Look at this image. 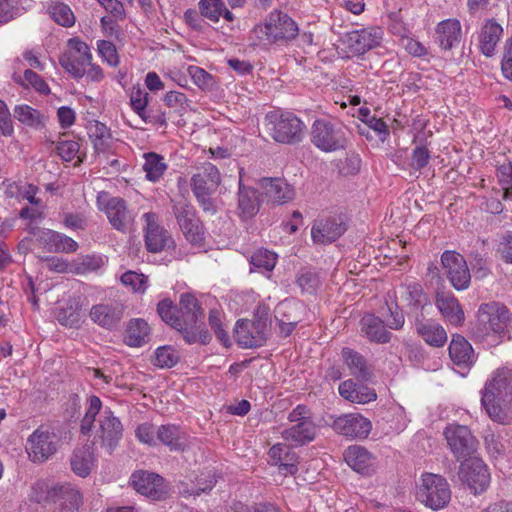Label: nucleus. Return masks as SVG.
Returning a JSON list of instances; mask_svg holds the SVG:
<instances>
[{
  "mask_svg": "<svg viewBox=\"0 0 512 512\" xmlns=\"http://www.w3.org/2000/svg\"><path fill=\"white\" fill-rule=\"evenodd\" d=\"M511 323V314L504 304L496 301L482 303L470 326V334L474 341L493 347L503 341Z\"/></svg>",
  "mask_w": 512,
  "mask_h": 512,
  "instance_id": "1",
  "label": "nucleus"
},
{
  "mask_svg": "<svg viewBox=\"0 0 512 512\" xmlns=\"http://www.w3.org/2000/svg\"><path fill=\"white\" fill-rule=\"evenodd\" d=\"M30 497L37 503H53V512H78L82 504L81 493L68 483L49 487L45 482H37Z\"/></svg>",
  "mask_w": 512,
  "mask_h": 512,
  "instance_id": "2",
  "label": "nucleus"
},
{
  "mask_svg": "<svg viewBox=\"0 0 512 512\" xmlns=\"http://www.w3.org/2000/svg\"><path fill=\"white\" fill-rule=\"evenodd\" d=\"M265 127L270 136L279 143L294 144L303 139L304 123L293 113L271 111L265 116Z\"/></svg>",
  "mask_w": 512,
  "mask_h": 512,
  "instance_id": "3",
  "label": "nucleus"
},
{
  "mask_svg": "<svg viewBox=\"0 0 512 512\" xmlns=\"http://www.w3.org/2000/svg\"><path fill=\"white\" fill-rule=\"evenodd\" d=\"M311 142L322 152L330 153L344 150L348 146V138L342 125L318 119L311 128Z\"/></svg>",
  "mask_w": 512,
  "mask_h": 512,
  "instance_id": "4",
  "label": "nucleus"
},
{
  "mask_svg": "<svg viewBox=\"0 0 512 512\" xmlns=\"http://www.w3.org/2000/svg\"><path fill=\"white\" fill-rule=\"evenodd\" d=\"M417 497L433 510L444 508L451 499V491L447 480L438 474L425 473L421 478Z\"/></svg>",
  "mask_w": 512,
  "mask_h": 512,
  "instance_id": "5",
  "label": "nucleus"
},
{
  "mask_svg": "<svg viewBox=\"0 0 512 512\" xmlns=\"http://www.w3.org/2000/svg\"><path fill=\"white\" fill-rule=\"evenodd\" d=\"M92 54L89 46L78 38L68 41V50L59 57V64L74 78H82L86 67L91 65Z\"/></svg>",
  "mask_w": 512,
  "mask_h": 512,
  "instance_id": "6",
  "label": "nucleus"
},
{
  "mask_svg": "<svg viewBox=\"0 0 512 512\" xmlns=\"http://www.w3.org/2000/svg\"><path fill=\"white\" fill-rule=\"evenodd\" d=\"M173 213L185 238L193 245H202L204 241V227L196 210L186 200L173 204Z\"/></svg>",
  "mask_w": 512,
  "mask_h": 512,
  "instance_id": "7",
  "label": "nucleus"
},
{
  "mask_svg": "<svg viewBox=\"0 0 512 512\" xmlns=\"http://www.w3.org/2000/svg\"><path fill=\"white\" fill-rule=\"evenodd\" d=\"M58 438L53 430L41 425L27 439L29 459L42 463L57 451Z\"/></svg>",
  "mask_w": 512,
  "mask_h": 512,
  "instance_id": "8",
  "label": "nucleus"
},
{
  "mask_svg": "<svg viewBox=\"0 0 512 512\" xmlns=\"http://www.w3.org/2000/svg\"><path fill=\"white\" fill-rule=\"evenodd\" d=\"M441 264L451 285L458 291L466 290L471 274L465 258L456 251L446 250L441 255Z\"/></svg>",
  "mask_w": 512,
  "mask_h": 512,
  "instance_id": "9",
  "label": "nucleus"
},
{
  "mask_svg": "<svg viewBox=\"0 0 512 512\" xmlns=\"http://www.w3.org/2000/svg\"><path fill=\"white\" fill-rule=\"evenodd\" d=\"M98 423L95 439H100L101 446L105 447L109 454H112L122 439L123 425L108 407L101 412Z\"/></svg>",
  "mask_w": 512,
  "mask_h": 512,
  "instance_id": "10",
  "label": "nucleus"
},
{
  "mask_svg": "<svg viewBox=\"0 0 512 512\" xmlns=\"http://www.w3.org/2000/svg\"><path fill=\"white\" fill-rule=\"evenodd\" d=\"M331 427L346 438L366 439L372 430V423L360 413H348L334 418Z\"/></svg>",
  "mask_w": 512,
  "mask_h": 512,
  "instance_id": "11",
  "label": "nucleus"
},
{
  "mask_svg": "<svg viewBox=\"0 0 512 512\" xmlns=\"http://www.w3.org/2000/svg\"><path fill=\"white\" fill-rule=\"evenodd\" d=\"M459 478L475 495L485 491L490 484L488 467L479 458H470L461 463Z\"/></svg>",
  "mask_w": 512,
  "mask_h": 512,
  "instance_id": "12",
  "label": "nucleus"
},
{
  "mask_svg": "<svg viewBox=\"0 0 512 512\" xmlns=\"http://www.w3.org/2000/svg\"><path fill=\"white\" fill-rule=\"evenodd\" d=\"M130 482L138 493L152 500H164L169 494V488L164 478L153 472H135L132 474Z\"/></svg>",
  "mask_w": 512,
  "mask_h": 512,
  "instance_id": "13",
  "label": "nucleus"
},
{
  "mask_svg": "<svg viewBox=\"0 0 512 512\" xmlns=\"http://www.w3.org/2000/svg\"><path fill=\"white\" fill-rule=\"evenodd\" d=\"M444 436L457 459L466 458L475 451L477 440L467 426L449 424L444 430Z\"/></svg>",
  "mask_w": 512,
  "mask_h": 512,
  "instance_id": "14",
  "label": "nucleus"
},
{
  "mask_svg": "<svg viewBox=\"0 0 512 512\" xmlns=\"http://www.w3.org/2000/svg\"><path fill=\"white\" fill-rule=\"evenodd\" d=\"M145 245L149 252L158 253L175 247L171 234L157 223L155 213H145Z\"/></svg>",
  "mask_w": 512,
  "mask_h": 512,
  "instance_id": "15",
  "label": "nucleus"
},
{
  "mask_svg": "<svg viewBox=\"0 0 512 512\" xmlns=\"http://www.w3.org/2000/svg\"><path fill=\"white\" fill-rule=\"evenodd\" d=\"M125 306L120 301H109L95 304L91 307L89 316L98 326L113 330L121 323L124 316Z\"/></svg>",
  "mask_w": 512,
  "mask_h": 512,
  "instance_id": "16",
  "label": "nucleus"
},
{
  "mask_svg": "<svg viewBox=\"0 0 512 512\" xmlns=\"http://www.w3.org/2000/svg\"><path fill=\"white\" fill-rule=\"evenodd\" d=\"M266 325L262 321L240 319L236 322L235 337L243 348H258L267 341Z\"/></svg>",
  "mask_w": 512,
  "mask_h": 512,
  "instance_id": "17",
  "label": "nucleus"
},
{
  "mask_svg": "<svg viewBox=\"0 0 512 512\" xmlns=\"http://www.w3.org/2000/svg\"><path fill=\"white\" fill-rule=\"evenodd\" d=\"M268 18L271 23L272 42L288 43L298 36V25L287 13L274 10L268 14Z\"/></svg>",
  "mask_w": 512,
  "mask_h": 512,
  "instance_id": "18",
  "label": "nucleus"
},
{
  "mask_svg": "<svg viewBox=\"0 0 512 512\" xmlns=\"http://www.w3.org/2000/svg\"><path fill=\"white\" fill-rule=\"evenodd\" d=\"M107 218L114 229L127 232L133 224V215L126 201L120 197H111L104 207Z\"/></svg>",
  "mask_w": 512,
  "mask_h": 512,
  "instance_id": "19",
  "label": "nucleus"
},
{
  "mask_svg": "<svg viewBox=\"0 0 512 512\" xmlns=\"http://www.w3.org/2000/svg\"><path fill=\"white\" fill-rule=\"evenodd\" d=\"M415 329L417 334L432 347H443L447 342L445 329L432 319H425L423 314L415 318Z\"/></svg>",
  "mask_w": 512,
  "mask_h": 512,
  "instance_id": "20",
  "label": "nucleus"
},
{
  "mask_svg": "<svg viewBox=\"0 0 512 512\" xmlns=\"http://www.w3.org/2000/svg\"><path fill=\"white\" fill-rule=\"evenodd\" d=\"M381 35L373 29L354 30L346 34L344 43L356 55H361L380 44Z\"/></svg>",
  "mask_w": 512,
  "mask_h": 512,
  "instance_id": "21",
  "label": "nucleus"
},
{
  "mask_svg": "<svg viewBox=\"0 0 512 512\" xmlns=\"http://www.w3.org/2000/svg\"><path fill=\"white\" fill-rule=\"evenodd\" d=\"M269 463L278 466L279 472L283 475H294L298 468V456L284 443L273 445L268 452Z\"/></svg>",
  "mask_w": 512,
  "mask_h": 512,
  "instance_id": "22",
  "label": "nucleus"
},
{
  "mask_svg": "<svg viewBox=\"0 0 512 512\" xmlns=\"http://www.w3.org/2000/svg\"><path fill=\"white\" fill-rule=\"evenodd\" d=\"M435 304L441 315L454 326H461L465 320L464 312L453 293L438 291Z\"/></svg>",
  "mask_w": 512,
  "mask_h": 512,
  "instance_id": "23",
  "label": "nucleus"
},
{
  "mask_svg": "<svg viewBox=\"0 0 512 512\" xmlns=\"http://www.w3.org/2000/svg\"><path fill=\"white\" fill-rule=\"evenodd\" d=\"M316 435L317 426L312 419L292 424L281 432L282 438L295 447L307 445Z\"/></svg>",
  "mask_w": 512,
  "mask_h": 512,
  "instance_id": "24",
  "label": "nucleus"
},
{
  "mask_svg": "<svg viewBox=\"0 0 512 512\" xmlns=\"http://www.w3.org/2000/svg\"><path fill=\"white\" fill-rule=\"evenodd\" d=\"M218 168L210 162L204 163L191 179L193 193L214 192L220 184Z\"/></svg>",
  "mask_w": 512,
  "mask_h": 512,
  "instance_id": "25",
  "label": "nucleus"
},
{
  "mask_svg": "<svg viewBox=\"0 0 512 512\" xmlns=\"http://www.w3.org/2000/svg\"><path fill=\"white\" fill-rule=\"evenodd\" d=\"M452 362L463 368H470L476 361V355L469 341L460 334H454L449 345Z\"/></svg>",
  "mask_w": 512,
  "mask_h": 512,
  "instance_id": "26",
  "label": "nucleus"
},
{
  "mask_svg": "<svg viewBox=\"0 0 512 512\" xmlns=\"http://www.w3.org/2000/svg\"><path fill=\"white\" fill-rule=\"evenodd\" d=\"M264 194L273 204H284L294 198V188L281 178H264L261 181Z\"/></svg>",
  "mask_w": 512,
  "mask_h": 512,
  "instance_id": "27",
  "label": "nucleus"
},
{
  "mask_svg": "<svg viewBox=\"0 0 512 512\" xmlns=\"http://www.w3.org/2000/svg\"><path fill=\"white\" fill-rule=\"evenodd\" d=\"M503 27L495 19L487 20L479 34V49L485 57H493L502 38Z\"/></svg>",
  "mask_w": 512,
  "mask_h": 512,
  "instance_id": "28",
  "label": "nucleus"
},
{
  "mask_svg": "<svg viewBox=\"0 0 512 512\" xmlns=\"http://www.w3.org/2000/svg\"><path fill=\"white\" fill-rule=\"evenodd\" d=\"M491 393L498 400L511 401L512 395V371L507 368L498 369L489 380L482 393Z\"/></svg>",
  "mask_w": 512,
  "mask_h": 512,
  "instance_id": "29",
  "label": "nucleus"
},
{
  "mask_svg": "<svg viewBox=\"0 0 512 512\" xmlns=\"http://www.w3.org/2000/svg\"><path fill=\"white\" fill-rule=\"evenodd\" d=\"M346 463L356 472L370 474L375 465V457L365 447L351 445L344 452Z\"/></svg>",
  "mask_w": 512,
  "mask_h": 512,
  "instance_id": "30",
  "label": "nucleus"
},
{
  "mask_svg": "<svg viewBox=\"0 0 512 512\" xmlns=\"http://www.w3.org/2000/svg\"><path fill=\"white\" fill-rule=\"evenodd\" d=\"M203 319L204 311L197 298L191 294H182L179 301L181 329L185 328V325L196 326L198 323H202Z\"/></svg>",
  "mask_w": 512,
  "mask_h": 512,
  "instance_id": "31",
  "label": "nucleus"
},
{
  "mask_svg": "<svg viewBox=\"0 0 512 512\" xmlns=\"http://www.w3.org/2000/svg\"><path fill=\"white\" fill-rule=\"evenodd\" d=\"M345 230L346 227L342 221L331 218L316 222L312 227L311 236L316 243H331L338 239Z\"/></svg>",
  "mask_w": 512,
  "mask_h": 512,
  "instance_id": "32",
  "label": "nucleus"
},
{
  "mask_svg": "<svg viewBox=\"0 0 512 512\" xmlns=\"http://www.w3.org/2000/svg\"><path fill=\"white\" fill-rule=\"evenodd\" d=\"M341 397L357 404H365L376 400L377 394L374 389L368 386L356 383L352 379H348L340 383L338 388Z\"/></svg>",
  "mask_w": 512,
  "mask_h": 512,
  "instance_id": "33",
  "label": "nucleus"
},
{
  "mask_svg": "<svg viewBox=\"0 0 512 512\" xmlns=\"http://www.w3.org/2000/svg\"><path fill=\"white\" fill-rule=\"evenodd\" d=\"M260 209L259 192L249 186H244L239 180L238 213L242 219L252 218Z\"/></svg>",
  "mask_w": 512,
  "mask_h": 512,
  "instance_id": "34",
  "label": "nucleus"
},
{
  "mask_svg": "<svg viewBox=\"0 0 512 512\" xmlns=\"http://www.w3.org/2000/svg\"><path fill=\"white\" fill-rule=\"evenodd\" d=\"M436 39L442 49H452L461 39L460 22L457 19H446L438 23Z\"/></svg>",
  "mask_w": 512,
  "mask_h": 512,
  "instance_id": "35",
  "label": "nucleus"
},
{
  "mask_svg": "<svg viewBox=\"0 0 512 512\" xmlns=\"http://www.w3.org/2000/svg\"><path fill=\"white\" fill-rule=\"evenodd\" d=\"M342 357L350 373L358 380L368 381L372 378L373 371L359 352L345 347L342 349Z\"/></svg>",
  "mask_w": 512,
  "mask_h": 512,
  "instance_id": "36",
  "label": "nucleus"
},
{
  "mask_svg": "<svg viewBox=\"0 0 512 512\" xmlns=\"http://www.w3.org/2000/svg\"><path fill=\"white\" fill-rule=\"evenodd\" d=\"M151 338V329L147 321L142 318L131 319L125 331V343L130 347H141Z\"/></svg>",
  "mask_w": 512,
  "mask_h": 512,
  "instance_id": "37",
  "label": "nucleus"
},
{
  "mask_svg": "<svg viewBox=\"0 0 512 512\" xmlns=\"http://www.w3.org/2000/svg\"><path fill=\"white\" fill-rule=\"evenodd\" d=\"M361 326L362 331L371 342L384 344L391 339L392 334L386 330L382 319L375 315H365L361 320Z\"/></svg>",
  "mask_w": 512,
  "mask_h": 512,
  "instance_id": "38",
  "label": "nucleus"
},
{
  "mask_svg": "<svg viewBox=\"0 0 512 512\" xmlns=\"http://www.w3.org/2000/svg\"><path fill=\"white\" fill-rule=\"evenodd\" d=\"M70 463L71 469L76 475L80 477L88 476L94 464L93 445L86 444L75 449Z\"/></svg>",
  "mask_w": 512,
  "mask_h": 512,
  "instance_id": "39",
  "label": "nucleus"
},
{
  "mask_svg": "<svg viewBox=\"0 0 512 512\" xmlns=\"http://www.w3.org/2000/svg\"><path fill=\"white\" fill-rule=\"evenodd\" d=\"M13 112L19 122L32 129L41 130L46 125L47 116L27 104L16 105Z\"/></svg>",
  "mask_w": 512,
  "mask_h": 512,
  "instance_id": "40",
  "label": "nucleus"
},
{
  "mask_svg": "<svg viewBox=\"0 0 512 512\" xmlns=\"http://www.w3.org/2000/svg\"><path fill=\"white\" fill-rule=\"evenodd\" d=\"M199 9L201 15L213 22H218L220 17L231 22L234 15L227 9L223 0H200Z\"/></svg>",
  "mask_w": 512,
  "mask_h": 512,
  "instance_id": "41",
  "label": "nucleus"
},
{
  "mask_svg": "<svg viewBox=\"0 0 512 512\" xmlns=\"http://www.w3.org/2000/svg\"><path fill=\"white\" fill-rule=\"evenodd\" d=\"M157 438L171 450L181 451L185 448V435L175 425H161L157 429Z\"/></svg>",
  "mask_w": 512,
  "mask_h": 512,
  "instance_id": "42",
  "label": "nucleus"
},
{
  "mask_svg": "<svg viewBox=\"0 0 512 512\" xmlns=\"http://www.w3.org/2000/svg\"><path fill=\"white\" fill-rule=\"evenodd\" d=\"M144 160L143 170L146 172V178L149 181L157 182L167 169L163 156L155 152H148L144 154Z\"/></svg>",
  "mask_w": 512,
  "mask_h": 512,
  "instance_id": "43",
  "label": "nucleus"
},
{
  "mask_svg": "<svg viewBox=\"0 0 512 512\" xmlns=\"http://www.w3.org/2000/svg\"><path fill=\"white\" fill-rule=\"evenodd\" d=\"M81 306L76 300H69L64 307H61L56 318L59 323L66 327H78L81 322Z\"/></svg>",
  "mask_w": 512,
  "mask_h": 512,
  "instance_id": "44",
  "label": "nucleus"
},
{
  "mask_svg": "<svg viewBox=\"0 0 512 512\" xmlns=\"http://www.w3.org/2000/svg\"><path fill=\"white\" fill-rule=\"evenodd\" d=\"M509 401L498 400L494 395L489 393H482L481 403L487 415L495 422L504 424L507 421V413L502 408V404Z\"/></svg>",
  "mask_w": 512,
  "mask_h": 512,
  "instance_id": "45",
  "label": "nucleus"
},
{
  "mask_svg": "<svg viewBox=\"0 0 512 512\" xmlns=\"http://www.w3.org/2000/svg\"><path fill=\"white\" fill-rule=\"evenodd\" d=\"M89 138L93 144V149L96 154H100L108 150L111 134L103 123L96 122L95 125L89 129Z\"/></svg>",
  "mask_w": 512,
  "mask_h": 512,
  "instance_id": "46",
  "label": "nucleus"
},
{
  "mask_svg": "<svg viewBox=\"0 0 512 512\" xmlns=\"http://www.w3.org/2000/svg\"><path fill=\"white\" fill-rule=\"evenodd\" d=\"M405 300L412 309H423L430 305V298L419 283L405 286Z\"/></svg>",
  "mask_w": 512,
  "mask_h": 512,
  "instance_id": "47",
  "label": "nucleus"
},
{
  "mask_svg": "<svg viewBox=\"0 0 512 512\" xmlns=\"http://www.w3.org/2000/svg\"><path fill=\"white\" fill-rule=\"evenodd\" d=\"M102 402L99 397L93 395L88 399L87 411L81 420L80 432L83 435H89L94 426L96 416L101 413Z\"/></svg>",
  "mask_w": 512,
  "mask_h": 512,
  "instance_id": "48",
  "label": "nucleus"
},
{
  "mask_svg": "<svg viewBox=\"0 0 512 512\" xmlns=\"http://www.w3.org/2000/svg\"><path fill=\"white\" fill-rule=\"evenodd\" d=\"M296 284L302 293L314 294L320 286L318 274L311 269L302 268L296 276Z\"/></svg>",
  "mask_w": 512,
  "mask_h": 512,
  "instance_id": "49",
  "label": "nucleus"
},
{
  "mask_svg": "<svg viewBox=\"0 0 512 512\" xmlns=\"http://www.w3.org/2000/svg\"><path fill=\"white\" fill-rule=\"evenodd\" d=\"M157 312L161 319L174 329H181L179 320V309L169 299L161 300L157 305Z\"/></svg>",
  "mask_w": 512,
  "mask_h": 512,
  "instance_id": "50",
  "label": "nucleus"
},
{
  "mask_svg": "<svg viewBox=\"0 0 512 512\" xmlns=\"http://www.w3.org/2000/svg\"><path fill=\"white\" fill-rule=\"evenodd\" d=\"M47 242L54 246L56 252L71 253L75 252L78 248V243L64 234L54 231H47L45 233Z\"/></svg>",
  "mask_w": 512,
  "mask_h": 512,
  "instance_id": "51",
  "label": "nucleus"
},
{
  "mask_svg": "<svg viewBox=\"0 0 512 512\" xmlns=\"http://www.w3.org/2000/svg\"><path fill=\"white\" fill-rule=\"evenodd\" d=\"M179 361V353L172 346H162L156 349L153 364L159 368H171Z\"/></svg>",
  "mask_w": 512,
  "mask_h": 512,
  "instance_id": "52",
  "label": "nucleus"
},
{
  "mask_svg": "<svg viewBox=\"0 0 512 512\" xmlns=\"http://www.w3.org/2000/svg\"><path fill=\"white\" fill-rule=\"evenodd\" d=\"M50 16L60 25L71 27L75 23V16L70 7L64 3H52L49 8Z\"/></svg>",
  "mask_w": 512,
  "mask_h": 512,
  "instance_id": "53",
  "label": "nucleus"
},
{
  "mask_svg": "<svg viewBox=\"0 0 512 512\" xmlns=\"http://www.w3.org/2000/svg\"><path fill=\"white\" fill-rule=\"evenodd\" d=\"M277 254L267 249H259L251 256L250 263L255 269L270 272L274 269Z\"/></svg>",
  "mask_w": 512,
  "mask_h": 512,
  "instance_id": "54",
  "label": "nucleus"
},
{
  "mask_svg": "<svg viewBox=\"0 0 512 512\" xmlns=\"http://www.w3.org/2000/svg\"><path fill=\"white\" fill-rule=\"evenodd\" d=\"M149 103V94L141 88H133L130 95V104L133 111L139 116L144 117Z\"/></svg>",
  "mask_w": 512,
  "mask_h": 512,
  "instance_id": "55",
  "label": "nucleus"
},
{
  "mask_svg": "<svg viewBox=\"0 0 512 512\" xmlns=\"http://www.w3.org/2000/svg\"><path fill=\"white\" fill-rule=\"evenodd\" d=\"M52 144L56 145L55 150L57 151V154L62 158V160L67 162L73 160L80 149L79 143L74 140L53 141Z\"/></svg>",
  "mask_w": 512,
  "mask_h": 512,
  "instance_id": "56",
  "label": "nucleus"
},
{
  "mask_svg": "<svg viewBox=\"0 0 512 512\" xmlns=\"http://www.w3.org/2000/svg\"><path fill=\"white\" fill-rule=\"evenodd\" d=\"M299 306L296 302L291 300H285L281 302L276 308V319L293 322H301V319L295 314Z\"/></svg>",
  "mask_w": 512,
  "mask_h": 512,
  "instance_id": "57",
  "label": "nucleus"
},
{
  "mask_svg": "<svg viewBox=\"0 0 512 512\" xmlns=\"http://www.w3.org/2000/svg\"><path fill=\"white\" fill-rule=\"evenodd\" d=\"M121 282L133 291L143 293L147 289V277L134 271H127L121 276Z\"/></svg>",
  "mask_w": 512,
  "mask_h": 512,
  "instance_id": "58",
  "label": "nucleus"
},
{
  "mask_svg": "<svg viewBox=\"0 0 512 512\" xmlns=\"http://www.w3.org/2000/svg\"><path fill=\"white\" fill-rule=\"evenodd\" d=\"M497 177L504 191V198L512 195V159L497 168Z\"/></svg>",
  "mask_w": 512,
  "mask_h": 512,
  "instance_id": "59",
  "label": "nucleus"
},
{
  "mask_svg": "<svg viewBox=\"0 0 512 512\" xmlns=\"http://www.w3.org/2000/svg\"><path fill=\"white\" fill-rule=\"evenodd\" d=\"M500 64L503 76L512 82V35L504 43Z\"/></svg>",
  "mask_w": 512,
  "mask_h": 512,
  "instance_id": "60",
  "label": "nucleus"
},
{
  "mask_svg": "<svg viewBox=\"0 0 512 512\" xmlns=\"http://www.w3.org/2000/svg\"><path fill=\"white\" fill-rule=\"evenodd\" d=\"M98 52L110 66L116 67L119 64V57L115 45L107 40L98 41Z\"/></svg>",
  "mask_w": 512,
  "mask_h": 512,
  "instance_id": "61",
  "label": "nucleus"
},
{
  "mask_svg": "<svg viewBox=\"0 0 512 512\" xmlns=\"http://www.w3.org/2000/svg\"><path fill=\"white\" fill-rule=\"evenodd\" d=\"M430 151L425 146H416L412 152L410 166L414 170L426 167L430 160Z\"/></svg>",
  "mask_w": 512,
  "mask_h": 512,
  "instance_id": "62",
  "label": "nucleus"
},
{
  "mask_svg": "<svg viewBox=\"0 0 512 512\" xmlns=\"http://www.w3.org/2000/svg\"><path fill=\"white\" fill-rule=\"evenodd\" d=\"M231 512H280V510L270 503H259L254 506L236 503L231 507Z\"/></svg>",
  "mask_w": 512,
  "mask_h": 512,
  "instance_id": "63",
  "label": "nucleus"
},
{
  "mask_svg": "<svg viewBox=\"0 0 512 512\" xmlns=\"http://www.w3.org/2000/svg\"><path fill=\"white\" fill-rule=\"evenodd\" d=\"M497 251L504 262L512 264V231L501 237Z\"/></svg>",
  "mask_w": 512,
  "mask_h": 512,
  "instance_id": "64",
  "label": "nucleus"
}]
</instances>
